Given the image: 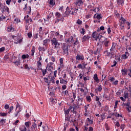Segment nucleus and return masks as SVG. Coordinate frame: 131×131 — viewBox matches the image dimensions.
<instances>
[{
    "label": "nucleus",
    "mask_w": 131,
    "mask_h": 131,
    "mask_svg": "<svg viewBox=\"0 0 131 131\" xmlns=\"http://www.w3.org/2000/svg\"><path fill=\"white\" fill-rule=\"evenodd\" d=\"M59 40L56 39V38H53L51 40V43L52 46L54 48V49H57L59 46H60V43L58 42Z\"/></svg>",
    "instance_id": "nucleus-1"
},
{
    "label": "nucleus",
    "mask_w": 131,
    "mask_h": 131,
    "mask_svg": "<svg viewBox=\"0 0 131 131\" xmlns=\"http://www.w3.org/2000/svg\"><path fill=\"white\" fill-rule=\"evenodd\" d=\"M12 37L14 41V43H16V45L18 43H21L22 42V39H21V35H17V36H14L12 35Z\"/></svg>",
    "instance_id": "nucleus-2"
},
{
    "label": "nucleus",
    "mask_w": 131,
    "mask_h": 131,
    "mask_svg": "<svg viewBox=\"0 0 131 131\" xmlns=\"http://www.w3.org/2000/svg\"><path fill=\"white\" fill-rule=\"evenodd\" d=\"M69 48V45L67 43H63L61 47L62 51H63V54H68V49Z\"/></svg>",
    "instance_id": "nucleus-3"
},
{
    "label": "nucleus",
    "mask_w": 131,
    "mask_h": 131,
    "mask_svg": "<svg viewBox=\"0 0 131 131\" xmlns=\"http://www.w3.org/2000/svg\"><path fill=\"white\" fill-rule=\"evenodd\" d=\"M54 66H55V64L53 62H50L47 64L46 69L50 72H52V70H54Z\"/></svg>",
    "instance_id": "nucleus-4"
},
{
    "label": "nucleus",
    "mask_w": 131,
    "mask_h": 131,
    "mask_svg": "<svg viewBox=\"0 0 131 131\" xmlns=\"http://www.w3.org/2000/svg\"><path fill=\"white\" fill-rule=\"evenodd\" d=\"M73 11H72L71 12V15H73L74 16H76V15H77V14H78L77 13V12H79V13H80V12H81V8H73L72 9Z\"/></svg>",
    "instance_id": "nucleus-5"
},
{
    "label": "nucleus",
    "mask_w": 131,
    "mask_h": 131,
    "mask_svg": "<svg viewBox=\"0 0 131 131\" xmlns=\"http://www.w3.org/2000/svg\"><path fill=\"white\" fill-rule=\"evenodd\" d=\"M126 51L125 52V54L121 55L122 60H126V59H127L129 56V53L127 51V49H126Z\"/></svg>",
    "instance_id": "nucleus-6"
},
{
    "label": "nucleus",
    "mask_w": 131,
    "mask_h": 131,
    "mask_svg": "<svg viewBox=\"0 0 131 131\" xmlns=\"http://www.w3.org/2000/svg\"><path fill=\"white\" fill-rule=\"evenodd\" d=\"M83 1L82 0H77L75 3L76 7H80L83 5Z\"/></svg>",
    "instance_id": "nucleus-7"
},
{
    "label": "nucleus",
    "mask_w": 131,
    "mask_h": 131,
    "mask_svg": "<svg viewBox=\"0 0 131 131\" xmlns=\"http://www.w3.org/2000/svg\"><path fill=\"white\" fill-rule=\"evenodd\" d=\"M107 38L104 37V40L102 41V42H103V45L105 47V48H108L109 47V43L110 42V41L107 40Z\"/></svg>",
    "instance_id": "nucleus-8"
},
{
    "label": "nucleus",
    "mask_w": 131,
    "mask_h": 131,
    "mask_svg": "<svg viewBox=\"0 0 131 131\" xmlns=\"http://www.w3.org/2000/svg\"><path fill=\"white\" fill-rule=\"evenodd\" d=\"M5 12H7L8 14L10 13V9H9V7H8V6H3L2 8V12L5 13Z\"/></svg>",
    "instance_id": "nucleus-9"
},
{
    "label": "nucleus",
    "mask_w": 131,
    "mask_h": 131,
    "mask_svg": "<svg viewBox=\"0 0 131 131\" xmlns=\"http://www.w3.org/2000/svg\"><path fill=\"white\" fill-rule=\"evenodd\" d=\"M71 13V10L70 9H69V7L67 8V11L64 13V15H63V17L64 18H66V17H68L69 15H70V13Z\"/></svg>",
    "instance_id": "nucleus-10"
},
{
    "label": "nucleus",
    "mask_w": 131,
    "mask_h": 131,
    "mask_svg": "<svg viewBox=\"0 0 131 131\" xmlns=\"http://www.w3.org/2000/svg\"><path fill=\"white\" fill-rule=\"evenodd\" d=\"M76 59L78 61H82V60L84 59V57L83 56V55H79L78 54L76 56Z\"/></svg>",
    "instance_id": "nucleus-11"
},
{
    "label": "nucleus",
    "mask_w": 131,
    "mask_h": 131,
    "mask_svg": "<svg viewBox=\"0 0 131 131\" xmlns=\"http://www.w3.org/2000/svg\"><path fill=\"white\" fill-rule=\"evenodd\" d=\"M31 128L33 131L37 130V124L35 122H33Z\"/></svg>",
    "instance_id": "nucleus-12"
},
{
    "label": "nucleus",
    "mask_w": 131,
    "mask_h": 131,
    "mask_svg": "<svg viewBox=\"0 0 131 131\" xmlns=\"http://www.w3.org/2000/svg\"><path fill=\"white\" fill-rule=\"evenodd\" d=\"M105 30V27L104 26H101L99 28H98L97 30V32H101V31H103L102 32V34H105V33H106V31H104Z\"/></svg>",
    "instance_id": "nucleus-13"
},
{
    "label": "nucleus",
    "mask_w": 131,
    "mask_h": 131,
    "mask_svg": "<svg viewBox=\"0 0 131 131\" xmlns=\"http://www.w3.org/2000/svg\"><path fill=\"white\" fill-rule=\"evenodd\" d=\"M90 38H91V36H90L89 35H85L83 37L82 41V42H85V41L89 40Z\"/></svg>",
    "instance_id": "nucleus-14"
},
{
    "label": "nucleus",
    "mask_w": 131,
    "mask_h": 131,
    "mask_svg": "<svg viewBox=\"0 0 131 131\" xmlns=\"http://www.w3.org/2000/svg\"><path fill=\"white\" fill-rule=\"evenodd\" d=\"M94 19H97V20H100V19H102V14H97L94 15Z\"/></svg>",
    "instance_id": "nucleus-15"
},
{
    "label": "nucleus",
    "mask_w": 131,
    "mask_h": 131,
    "mask_svg": "<svg viewBox=\"0 0 131 131\" xmlns=\"http://www.w3.org/2000/svg\"><path fill=\"white\" fill-rule=\"evenodd\" d=\"M102 37H104V36H102L101 35L98 34L96 36V38H95V40L96 41L99 40V42H102V41L101 39Z\"/></svg>",
    "instance_id": "nucleus-16"
},
{
    "label": "nucleus",
    "mask_w": 131,
    "mask_h": 131,
    "mask_svg": "<svg viewBox=\"0 0 131 131\" xmlns=\"http://www.w3.org/2000/svg\"><path fill=\"white\" fill-rule=\"evenodd\" d=\"M125 106H126V110L128 112H131V106L130 103L127 102V103H125Z\"/></svg>",
    "instance_id": "nucleus-17"
},
{
    "label": "nucleus",
    "mask_w": 131,
    "mask_h": 131,
    "mask_svg": "<svg viewBox=\"0 0 131 131\" xmlns=\"http://www.w3.org/2000/svg\"><path fill=\"white\" fill-rule=\"evenodd\" d=\"M126 23V19L124 18L123 17H121L120 19V24H123L124 25V24Z\"/></svg>",
    "instance_id": "nucleus-18"
},
{
    "label": "nucleus",
    "mask_w": 131,
    "mask_h": 131,
    "mask_svg": "<svg viewBox=\"0 0 131 131\" xmlns=\"http://www.w3.org/2000/svg\"><path fill=\"white\" fill-rule=\"evenodd\" d=\"M93 79L95 81V82H97L98 83L100 81V79H99V78H98V75L97 74H95L94 75Z\"/></svg>",
    "instance_id": "nucleus-19"
},
{
    "label": "nucleus",
    "mask_w": 131,
    "mask_h": 131,
    "mask_svg": "<svg viewBox=\"0 0 131 131\" xmlns=\"http://www.w3.org/2000/svg\"><path fill=\"white\" fill-rule=\"evenodd\" d=\"M106 53L107 57H110L111 59H112V55L111 56V52H109L108 51V50H106V51L103 52V54H106Z\"/></svg>",
    "instance_id": "nucleus-20"
},
{
    "label": "nucleus",
    "mask_w": 131,
    "mask_h": 131,
    "mask_svg": "<svg viewBox=\"0 0 131 131\" xmlns=\"http://www.w3.org/2000/svg\"><path fill=\"white\" fill-rule=\"evenodd\" d=\"M117 3L119 6H123L124 5V0H117Z\"/></svg>",
    "instance_id": "nucleus-21"
},
{
    "label": "nucleus",
    "mask_w": 131,
    "mask_h": 131,
    "mask_svg": "<svg viewBox=\"0 0 131 131\" xmlns=\"http://www.w3.org/2000/svg\"><path fill=\"white\" fill-rule=\"evenodd\" d=\"M121 73L123 76H125V75H127V70H126L125 69H122L121 70Z\"/></svg>",
    "instance_id": "nucleus-22"
},
{
    "label": "nucleus",
    "mask_w": 131,
    "mask_h": 131,
    "mask_svg": "<svg viewBox=\"0 0 131 131\" xmlns=\"http://www.w3.org/2000/svg\"><path fill=\"white\" fill-rule=\"evenodd\" d=\"M59 79L60 83H61L62 84H63V83H64V84H67V82H68L67 80H64V79H62V78H59Z\"/></svg>",
    "instance_id": "nucleus-23"
},
{
    "label": "nucleus",
    "mask_w": 131,
    "mask_h": 131,
    "mask_svg": "<svg viewBox=\"0 0 131 131\" xmlns=\"http://www.w3.org/2000/svg\"><path fill=\"white\" fill-rule=\"evenodd\" d=\"M86 121H88V122H89V124H94V120L93 119H91L90 118H87L86 119Z\"/></svg>",
    "instance_id": "nucleus-24"
},
{
    "label": "nucleus",
    "mask_w": 131,
    "mask_h": 131,
    "mask_svg": "<svg viewBox=\"0 0 131 131\" xmlns=\"http://www.w3.org/2000/svg\"><path fill=\"white\" fill-rule=\"evenodd\" d=\"M98 33L96 31L94 32L93 33H92V37H93V38H94L95 39V38H97V36L98 35Z\"/></svg>",
    "instance_id": "nucleus-25"
},
{
    "label": "nucleus",
    "mask_w": 131,
    "mask_h": 131,
    "mask_svg": "<svg viewBox=\"0 0 131 131\" xmlns=\"http://www.w3.org/2000/svg\"><path fill=\"white\" fill-rule=\"evenodd\" d=\"M31 56H32V57H33V56H34V53H35V47L34 46H32V49H31Z\"/></svg>",
    "instance_id": "nucleus-26"
},
{
    "label": "nucleus",
    "mask_w": 131,
    "mask_h": 131,
    "mask_svg": "<svg viewBox=\"0 0 131 131\" xmlns=\"http://www.w3.org/2000/svg\"><path fill=\"white\" fill-rule=\"evenodd\" d=\"M49 4L50 5V6H52V7H54V6L56 5V2L55 1V0H50Z\"/></svg>",
    "instance_id": "nucleus-27"
},
{
    "label": "nucleus",
    "mask_w": 131,
    "mask_h": 131,
    "mask_svg": "<svg viewBox=\"0 0 131 131\" xmlns=\"http://www.w3.org/2000/svg\"><path fill=\"white\" fill-rule=\"evenodd\" d=\"M19 129L20 131H27V128H26V127L24 125L21 126L19 127Z\"/></svg>",
    "instance_id": "nucleus-28"
},
{
    "label": "nucleus",
    "mask_w": 131,
    "mask_h": 131,
    "mask_svg": "<svg viewBox=\"0 0 131 131\" xmlns=\"http://www.w3.org/2000/svg\"><path fill=\"white\" fill-rule=\"evenodd\" d=\"M31 123V122H30V121L26 122L25 123V125L26 126L27 128H29V127H30Z\"/></svg>",
    "instance_id": "nucleus-29"
},
{
    "label": "nucleus",
    "mask_w": 131,
    "mask_h": 131,
    "mask_svg": "<svg viewBox=\"0 0 131 131\" xmlns=\"http://www.w3.org/2000/svg\"><path fill=\"white\" fill-rule=\"evenodd\" d=\"M7 30L8 32H11V31L13 32L14 31V28H13L12 26H10L7 27Z\"/></svg>",
    "instance_id": "nucleus-30"
},
{
    "label": "nucleus",
    "mask_w": 131,
    "mask_h": 131,
    "mask_svg": "<svg viewBox=\"0 0 131 131\" xmlns=\"http://www.w3.org/2000/svg\"><path fill=\"white\" fill-rule=\"evenodd\" d=\"M55 16L56 17V19H58V18H61V17H62V14L60 13V12H56Z\"/></svg>",
    "instance_id": "nucleus-31"
},
{
    "label": "nucleus",
    "mask_w": 131,
    "mask_h": 131,
    "mask_svg": "<svg viewBox=\"0 0 131 131\" xmlns=\"http://www.w3.org/2000/svg\"><path fill=\"white\" fill-rule=\"evenodd\" d=\"M114 50H115V43H112V46L110 49L111 52H114Z\"/></svg>",
    "instance_id": "nucleus-32"
},
{
    "label": "nucleus",
    "mask_w": 131,
    "mask_h": 131,
    "mask_svg": "<svg viewBox=\"0 0 131 131\" xmlns=\"http://www.w3.org/2000/svg\"><path fill=\"white\" fill-rule=\"evenodd\" d=\"M60 21L63 22L64 21V17H62L60 18H57L55 21V23H59Z\"/></svg>",
    "instance_id": "nucleus-33"
},
{
    "label": "nucleus",
    "mask_w": 131,
    "mask_h": 131,
    "mask_svg": "<svg viewBox=\"0 0 131 131\" xmlns=\"http://www.w3.org/2000/svg\"><path fill=\"white\" fill-rule=\"evenodd\" d=\"M107 32L108 33V34H111V32H112V31H111V28L110 26H107Z\"/></svg>",
    "instance_id": "nucleus-34"
},
{
    "label": "nucleus",
    "mask_w": 131,
    "mask_h": 131,
    "mask_svg": "<svg viewBox=\"0 0 131 131\" xmlns=\"http://www.w3.org/2000/svg\"><path fill=\"white\" fill-rule=\"evenodd\" d=\"M80 33L81 34H82V35H84L85 34V30L84 28H82L80 30Z\"/></svg>",
    "instance_id": "nucleus-35"
},
{
    "label": "nucleus",
    "mask_w": 131,
    "mask_h": 131,
    "mask_svg": "<svg viewBox=\"0 0 131 131\" xmlns=\"http://www.w3.org/2000/svg\"><path fill=\"white\" fill-rule=\"evenodd\" d=\"M47 69H41V72H42V74L43 75V76H45L46 75V74H47Z\"/></svg>",
    "instance_id": "nucleus-36"
},
{
    "label": "nucleus",
    "mask_w": 131,
    "mask_h": 131,
    "mask_svg": "<svg viewBox=\"0 0 131 131\" xmlns=\"http://www.w3.org/2000/svg\"><path fill=\"white\" fill-rule=\"evenodd\" d=\"M38 50H39V52H46V49H45V48L41 47L40 46L38 47Z\"/></svg>",
    "instance_id": "nucleus-37"
},
{
    "label": "nucleus",
    "mask_w": 131,
    "mask_h": 131,
    "mask_svg": "<svg viewBox=\"0 0 131 131\" xmlns=\"http://www.w3.org/2000/svg\"><path fill=\"white\" fill-rule=\"evenodd\" d=\"M73 98H71L72 100V102H74V100H75V99H76V93L75 92H73Z\"/></svg>",
    "instance_id": "nucleus-38"
},
{
    "label": "nucleus",
    "mask_w": 131,
    "mask_h": 131,
    "mask_svg": "<svg viewBox=\"0 0 131 131\" xmlns=\"http://www.w3.org/2000/svg\"><path fill=\"white\" fill-rule=\"evenodd\" d=\"M126 23L127 25V30H129V29H130L131 24H130V23H129L128 21H126Z\"/></svg>",
    "instance_id": "nucleus-39"
},
{
    "label": "nucleus",
    "mask_w": 131,
    "mask_h": 131,
    "mask_svg": "<svg viewBox=\"0 0 131 131\" xmlns=\"http://www.w3.org/2000/svg\"><path fill=\"white\" fill-rule=\"evenodd\" d=\"M9 111L8 113V114H10V113H11V112H13V111L14 110V106H11L10 107H9Z\"/></svg>",
    "instance_id": "nucleus-40"
},
{
    "label": "nucleus",
    "mask_w": 131,
    "mask_h": 131,
    "mask_svg": "<svg viewBox=\"0 0 131 131\" xmlns=\"http://www.w3.org/2000/svg\"><path fill=\"white\" fill-rule=\"evenodd\" d=\"M50 41L49 39H46L43 41V46H47L48 42Z\"/></svg>",
    "instance_id": "nucleus-41"
},
{
    "label": "nucleus",
    "mask_w": 131,
    "mask_h": 131,
    "mask_svg": "<svg viewBox=\"0 0 131 131\" xmlns=\"http://www.w3.org/2000/svg\"><path fill=\"white\" fill-rule=\"evenodd\" d=\"M22 110H19L18 111H17L16 113H14V117H18V114L21 112Z\"/></svg>",
    "instance_id": "nucleus-42"
},
{
    "label": "nucleus",
    "mask_w": 131,
    "mask_h": 131,
    "mask_svg": "<svg viewBox=\"0 0 131 131\" xmlns=\"http://www.w3.org/2000/svg\"><path fill=\"white\" fill-rule=\"evenodd\" d=\"M40 34H43L42 33V27H40L39 30V36H40Z\"/></svg>",
    "instance_id": "nucleus-43"
},
{
    "label": "nucleus",
    "mask_w": 131,
    "mask_h": 131,
    "mask_svg": "<svg viewBox=\"0 0 131 131\" xmlns=\"http://www.w3.org/2000/svg\"><path fill=\"white\" fill-rule=\"evenodd\" d=\"M124 99H126L127 98H128V93L127 92H124V96H123Z\"/></svg>",
    "instance_id": "nucleus-44"
},
{
    "label": "nucleus",
    "mask_w": 131,
    "mask_h": 131,
    "mask_svg": "<svg viewBox=\"0 0 131 131\" xmlns=\"http://www.w3.org/2000/svg\"><path fill=\"white\" fill-rule=\"evenodd\" d=\"M115 117H121L122 118V114H119L118 113H115Z\"/></svg>",
    "instance_id": "nucleus-45"
},
{
    "label": "nucleus",
    "mask_w": 131,
    "mask_h": 131,
    "mask_svg": "<svg viewBox=\"0 0 131 131\" xmlns=\"http://www.w3.org/2000/svg\"><path fill=\"white\" fill-rule=\"evenodd\" d=\"M59 11L61 13H64V6L59 7Z\"/></svg>",
    "instance_id": "nucleus-46"
},
{
    "label": "nucleus",
    "mask_w": 131,
    "mask_h": 131,
    "mask_svg": "<svg viewBox=\"0 0 131 131\" xmlns=\"http://www.w3.org/2000/svg\"><path fill=\"white\" fill-rule=\"evenodd\" d=\"M119 25L120 26L121 30H123V29H124V25L122 24H119Z\"/></svg>",
    "instance_id": "nucleus-47"
},
{
    "label": "nucleus",
    "mask_w": 131,
    "mask_h": 131,
    "mask_svg": "<svg viewBox=\"0 0 131 131\" xmlns=\"http://www.w3.org/2000/svg\"><path fill=\"white\" fill-rule=\"evenodd\" d=\"M86 99L88 102H91V101H92V98H91L90 96H87L86 97Z\"/></svg>",
    "instance_id": "nucleus-48"
},
{
    "label": "nucleus",
    "mask_w": 131,
    "mask_h": 131,
    "mask_svg": "<svg viewBox=\"0 0 131 131\" xmlns=\"http://www.w3.org/2000/svg\"><path fill=\"white\" fill-rule=\"evenodd\" d=\"M105 127L106 130H110V127H109V126H108L107 123L105 124Z\"/></svg>",
    "instance_id": "nucleus-49"
},
{
    "label": "nucleus",
    "mask_w": 131,
    "mask_h": 131,
    "mask_svg": "<svg viewBox=\"0 0 131 131\" xmlns=\"http://www.w3.org/2000/svg\"><path fill=\"white\" fill-rule=\"evenodd\" d=\"M76 23H77V24H78L79 25H81V24H82V21H81V20L78 19L77 20Z\"/></svg>",
    "instance_id": "nucleus-50"
},
{
    "label": "nucleus",
    "mask_w": 131,
    "mask_h": 131,
    "mask_svg": "<svg viewBox=\"0 0 131 131\" xmlns=\"http://www.w3.org/2000/svg\"><path fill=\"white\" fill-rule=\"evenodd\" d=\"M6 123V119H2L0 120V123H1V124H4V123Z\"/></svg>",
    "instance_id": "nucleus-51"
},
{
    "label": "nucleus",
    "mask_w": 131,
    "mask_h": 131,
    "mask_svg": "<svg viewBox=\"0 0 131 131\" xmlns=\"http://www.w3.org/2000/svg\"><path fill=\"white\" fill-rule=\"evenodd\" d=\"M102 90H103V88H102V85H99L98 88V92H102Z\"/></svg>",
    "instance_id": "nucleus-52"
},
{
    "label": "nucleus",
    "mask_w": 131,
    "mask_h": 131,
    "mask_svg": "<svg viewBox=\"0 0 131 131\" xmlns=\"http://www.w3.org/2000/svg\"><path fill=\"white\" fill-rule=\"evenodd\" d=\"M7 114L5 113H0V116H2V117H4L5 116H7Z\"/></svg>",
    "instance_id": "nucleus-53"
},
{
    "label": "nucleus",
    "mask_w": 131,
    "mask_h": 131,
    "mask_svg": "<svg viewBox=\"0 0 131 131\" xmlns=\"http://www.w3.org/2000/svg\"><path fill=\"white\" fill-rule=\"evenodd\" d=\"M29 57V55L27 54V55L25 54H24L22 55V59H26V58H28Z\"/></svg>",
    "instance_id": "nucleus-54"
},
{
    "label": "nucleus",
    "mask_w": 131,
    "mask_h": 131,
    "mask_svg": "<svg viewBox=\"0 0 131 131\" xmlns=\"http://www.w3.org/2000/svg\"><path fill=\"white\" fill-rule=\"evenodd\" d=\"M78 101L79 102H83V98L82 97H79V96H78Z\"/></svg>",
    "instance_id": "nucleus-55"
},
{
    "label": "nucleus",
    "mask_w": 131,
    "mask_h": 131,
    "mask_svg": "<svg viewBox=\"0 0 131 131\" xmlns=\"http://www.w3.org/2000/svg\"><path fill=\"white\" fill-rule=\"evenodd\" d=\"M118 82H119L118 80H116L113 82V85H117V84H118Z\"/></svg>",
    "instance_id": "nucleus-56"
},
{
    "label": "nucleus",
    "mask_w": 131,
    "mask_h": 131,
    "mask_svg": "<svg viewBox=\"0 0 131 131\" xmlns=\"http://www.w3.org/2000/svg\"><path fill=\"white\" fill-rule=\"evenodd\" d=\"M73 112H74V110H76V108H77V105H76V104H74L73 106Z\"/></svg>",
    "instance_id": "nucleus-57"
},
{
    "label": "nucleus",
    "mask_w": 131,
    "mask_h": 131,
    "mask_svg": "<svg viewBox=\"0 0 131 131\" xmlns=\"http://www.w3.org/2000/svg\"><path fill=\"white\" fill-rule=\"evenodd\" d=\"M4 108H5V109H6V110H7L10 108V106L9 105V104H6L5 105Z\"/></svg>",
    "instance_id": "nucleus-58"
},
{
    "label": "nucleus",
    "mask_w": 131,
    "mask_h": 131,
    "mask_svg": "<svg viewBox=\"0 0 131 131\" xmlns=\"http://www.w3.org/2000/svg\"><path fill=\"white\" fill-rule=\"evenodd\" d=\"M52 16H51V15H49L47 16V20H46V19L43 18V20L45 21H49V19H51Z\"/></svg>",
    "instance_id": "nucleus-59"
},
{
    "label": "nucleus",
    "mask_w": 131,
    "mask_h": 131,
    "mask_svg": "<svg viewBox=\"0 0 131 131\" xmlns=\"http://www.w3.org/2000/svg\"><path fill=\"white\" fill-rule=\"evenodd\" d=\"M114 64L111 66V67L113 68V67H115V66H116L117 64V61L114 60L113 61Z\"/></svg>",
    "instance_id": "nucleus-60"
},
{
    "label": "nucleus",
    "mask_w": 131,
    "mask_h": 131,
    "mask_svg": "<svg viewBox=\"0 0 131 131\" xmlns=\"http://www.w3.org/2000/svg\"><path fill=\"white\" fill-rule=\"evenodd\" d=\"M5 50L6 48H5L4 47L0 48V53H3V52L5 51Z\"/></svg>",
    "instance_id": "nucleus-61"
},
{
    "label": "nucleus",
    "mask_w": 131,
    "mask_h": 131,
    "mask_svg": "<svg viewBox=\"0 0 131 131\" xmlns=\"http://www.w3.org/2000/svg\"><path fill=\"white\" fill-rule=\"evenodd\" d=\"M120 128L121 129H124V128H125V124H121L120 126Z\"/></svg>",
    "instance_id": "nucleus-62"
},
{
    "label": "nucleus",
    "mask_w": 131,
    "mask_h": 131,
    "mask_svg": "<svg viewBox=\"0 0 131 131\" xmlns=\"http://www.w3.org/2000/svg\"><path fill=\"white\" fill-rule=\"evenodd\" d=\"M82 64V67H83V69H84V68H85V66L88 65V63H85V62L84 61Z\"/></svg>",
    "instance_id": "nucleus-63"
},
{
    "label": "nucleus",
    "mask_w": 131,
    "mask_h": 131,
    "mask_svg": "<svg viewBox=\"0 0 131 131\" xmlns=\"http://www.w3.org/2000/svg\"><path fill=\"white\" fill-rule=\"evenodd\" d=\"M78 68H79V69H83V67H82V64H78Z\"/></svg>",
    "instance_id": "nucleus-64"
}]
</instances>
